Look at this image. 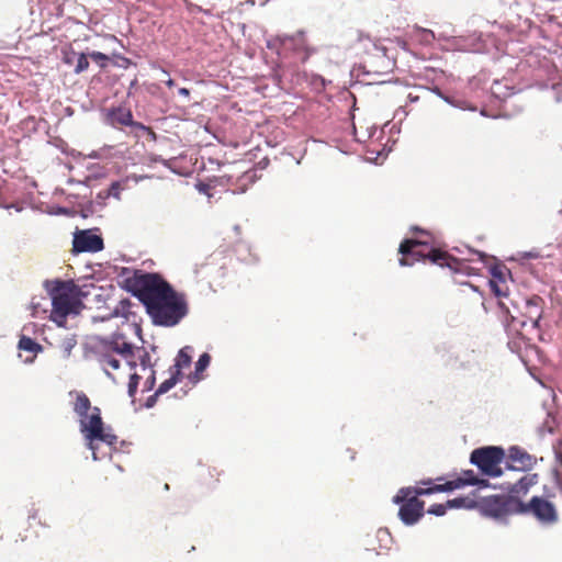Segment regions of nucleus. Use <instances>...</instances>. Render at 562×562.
Wrapping results in <instances>:
<instances>
[{
    "label": "nucleus",
    "mask_w": 562,
    "mask_h": 562,
    "mask_svg": "<svg viewBox=\"0 0 562 562\" xmlns=\"http://www.w3.org/2000/svg\"><path fill=\"white\" fill-rule=\"evenodd\" d=\"M412 231L420 233L422 237L404 239L400 244L398 252L402 257L398 262L402 267L412 266L415 261L428 260L440 267H448L453 270L458 269L459 260L446 250L437 247L431 234L417 226L413 227Z\"/></svg>",
    "instance_id": "nucleus-1"
},
{
    "label": "nucleus",
    "mask_w": 562,
    "mask_h": 562,
    "mask_svg": "<svg viewBox=\"0 0 562 562\" xmlns=\"http://www.w3.org/2000/svg\"><path fill=\"white\" fill-rule=\"evenodd\" d=\"M74 412L79 416V427L87 447L92 451L93 459L97 460L95 441H102L110 446L117 442V436L111 432L110 428L104 427L101 416V409L92 406L90 398L83 392L76 394Z\"/></svg>",
    "instance_id": "nucleus-2"
},
{
    "label": "nucleus",
    "mask_w": 562,
    "mask_h": 562,
    "mask_svg": "<svg viewBox=\"0 0 562 562\" xmlns=\"http://www.w3.org/2000/svg\"><path fill=\"white\" fill-rule=\"evenodd\" d=\"M52 300L49 319L59 327H65L69 315H78L83 306L79 294L80 288L72 280H47L45 282Z\"/></svg>",
    "instance_id": "nucleus-3"
},
{
    "label": "nucleus",
    "mask_w": 562,
    "mask_h": 562,
    "mask_svg": "<svg viewBox=\"0 0 562 562\" xmlns=\"http://www.w3.org/2000/svg\"><path fill=\"white\" fill-rule=\"evenodd\" d=\"M125 288L144 304L146 311L172 289L160 274L140 270L125 279Z\"/></svg>",
    "instance_id": "nucleus-4"
},
{
    "label": "nucleus",
    "mask_w": 562,
    "mask_h": 562,
    "mask_svg": "<svg viewBox=\"0 0 562 562\" xmlns=\"http://www.w3.org/2000/svg\"><path fill=\"white\" fill-rule=\"evenodd\" d=\"M188 312L186 295L177 292L173 288L164 295V299L147 310L153 323L165 327L176 326L187 316Z\"/></svg>",
    "instance_id": "nucleus-5"
},
{
    "label": "nucleus",
    "mask_w": 562,
    "mask_h": 562,
    "mask_svg": "<svg viewBox=\"0 0 562 562\" xmlns=\"http://www.w3.org/2000/svg\"><path fill=\"white\" fill-rule=\"evenodd\" d=\"M519 515L530 516L544 528L554 527L561 520L558 505L544 495H535L528 502L520 499Z\"/></svg>",
    "instance_id": "nucleus-6"
},
{
    "label": "nucleus",
    "mask_w": 562,
    "mask_h": 562,
    "mask_svg": "<svg viewBox=\"0 0 562 562\" xmlns=\"http://www.w3.org/2000/svg\"><path fill=\"white\" fill-rule=\"evenodd\" d=\"M428 487H403L393 497L395 504H400L398 517L407 526L415 525L424 516L425 502L418 496L430 495L424 493Z\"/></svg>",
    "instance_id": "nucleus-7"
},
{
    "label": "nucleus",
    "mask_w": 562,
    "mask_h": 562,
    "mask_svg": "<svg viewBox=\"0 0 562 562\" xmlns=\"http://www.w3.org/2000/svg\"><path fill=\"white\" fill-rule=\"evenodd\" d=\"M506 454L502 447L486 446L474 449L471 452L470 461L476 465L483 474L492 477H497L503 474L501 463Z\"/></svg>",
    "instance_id": "nucleus-8"
},
{
    "label": "nucleus",
    "mask_w": 562,
    "mask_h": 562,
    "mask_svg": "<svg viewBox=\"0 0 562 562\" xmlns=\"http://www.w3.org/2000/svg\"><path fill=\"white\" fill-rule=\"evenodd\" d=\"M479 508L486 517L504 519L509 515H519L520 498L510 495H492L482 498Z\"/></svg>",
    "instance_id": "nucleus-9"
},
{
    "label": "nucleus",
    "mask_w": 562,
    "mask_h": 562,
    "mask_svg": "<svg viewBox=\"0 0 562 562\" xmlns=\"http://www.w3.org/2000/svg\"><path fill=\"white\" fill-rule=\"evenodd\" d=\"M538 462L536 456L530 454L525 449L513 446L507 454V468L515 471L529 472Z\"/></svg>",
    "instance_id": "nucleus-10"
},
{
    "label": "nucleus",
    "mask_w": 562,
    "mask_h": 562,
    "mask_svg": "<svg viewBox=\"0 0 562 562\" xmlns=\"http://www.w3.org/2000/svg\"><path fill=\"white\" fill-rule=\"evenodd\" d=\"M482 481L479 480V477L475 475V473L472 470H467L461 473L460 476H458L454 480H450L443 484H435L432 486H429L427 491L424 493H440V492H450L460 487H463L465 485H477Z\"/></svg>",
    "instance_id": "nucleus-11"
},
{
    "label": "nucleus",
    "mask_w": 562,
    "mask_h": 562,
    "mask_svg": "<svg viewBox=\"0 0 562 562\" xmlns=\"http://www.w3.org/2000/svg\"><path fill=\"white\" fill-rule=\"evenodd\" d=\"M72 249L75 252H97L103 249V239L90 231H81L74 236Z\"/></svg>",
    "instance_id": "nucleus-12"
},
{
    "label": "nucleus",
    "mask_w": 562,
    "mask_h": 562,
    "mask_svg": "<svg viewBox=\"0 0 562 562\" xmlns=\"http://www.w3.org/2000/svg\"><path fill=\"white\" fill-rule=\"evenodd\" d=\"M282 49L284 53L292 52L295 61L301 64H304L311 56V49L307 47L305 37L303 35L285 38L282 43Z\"/></svg>",
    "instance_id": "nucleus-13"
},
{
    "label": "nucleus",
    "mask_w": 562,
    "mask_h": 562,
    "mask_svg": "<svg viewBox=\"0 0 562 562\" xmlns=\"http://www.w3.org/2000/svg\"><path fill=\"white\" fill-rule=\"evenodd\" d=\"M106 120H108L109 124H111L114 127L124 125V126H134L136 128L146 130L145 125L133 121V115H132L131 110H128L126 108H122V106L111 109L106 114Z\"/></svg>",
    "instance_id": "nucleus-14"
},
{
    "label": "nucleus",
    "mask_w": 562,
    "mask_h": 562,
    "mask_svg": "<svg viewBox=\"0 0 562 562\" xmlns=\"http://www.w3.org/2000/svg\"><path fill=\"white\" fill-rule=\"evenodd\" d=\"M542 304L543 300L538 295H533L526 301L525 319L521 322V326H526L529 322L533 328H539L543 312Z\"/></svg>",
    "instance_id": "nucleus-15"
},
{
    "label": "nucleus",
    "mask_w": 562,
    "mask_h": 562,
    "mask_svg": "<svg viewBox=\"0 0 562 562\" xmlns=\"http://www.w3.org/2000/svg\"><path fill=\"white\" fill-rule=\"evenodd\" d=\"M540 482V475L538 473H527L520 477L517 482L510 485L508 488L509 495L520 498L526 496L531 487L536 486Z\"/></svg>",
    "instance_id": "nucleus-16"
},
{
    "label": "nucleus",
    "mask_w": 562,
    "mask_h": 562,
    "mask_svg": "<svg viewBox=\"0 0 562 562\" xmlns=\"http://www.w3.org/2000/svg\"><path fill=\"white\" fill-rule=\"evenodd\" d=\"M491 291L494 293L496 297H498V306L502 312L512 317L514 321L515 317L510 314L509 305L504 301V299H508L509 288L506 281L498 282L497 280H490Z\"/></svg>",
    "instance_id": "nucleus-17"
},
{
    "label": "nucleus",
    "mask_w": 562,
    "mask_h": 562,
    "mask_svg": "<svg viewBox=\"0 0 562 562\" xmlns=\"http://www.w3.org/2000/svg\"><path fill=\"white\" fill-rule=\"evenodd\" d=\"M191 351L192 348L190 346L181 348L177 355L175 364L169 369V372H173L178 376L182 378V370L191 366Z\"/></svg>",
    "instance_id": "nucleus-18"
},
{
    "label": "nucleus",
    "mask_w": 562,
    "mask_h": 562,
    "mask_svg": "<svg viewBox=\"0 0 562 562\" xmlns=\"http://www.w3.org/2000/svg\"><path fill=\"white\" fill-rule=\"evenodd\" d=\"M111 349L119 353L126 362V364L131 368L135 367V362L133 361V346L130 342L124 340H115L111 344Z\"/></svg>",
    "instance_id": "nucleus-19"
},
{
    "label": "nucleus",
    "mask_w": 562,
    "mask_h": 562,
    "mask_svg": "<svg viewBox=\"0 0 562 562\" xmlns=\"http://www.w3.org/2000/svg\"><path fill=\"white\" fill-rule=\"evenodd\" d=\"M181 380L180 376H178L177 374H175L173 372H170V376L165 380L160 385L159 387L157 389L156 393L150 396L148 400H147V406H151V402L154 401V398L160 394H165L167 393L170 389H172L179 381Z\"/></svg>",
    "instance_id": "nucleus-20"
},
{
    "label": "nucleus",
    "mask_w": 562,
    "mask_h": 562,
    "mask_svg": "<svg viewBox=\"0 0 562 562\" xmlns=\"http://www.w3.org/2000/svg\"><path fill=\"white\" fill-rule=\"evenodd\" d=\"M18 348L22 351L32 353L34 357L43 350V347L31 337L22 335Z\"/></svg>",
    "instance_id": "nucleus-21"
},
{
    "label": "nucleus",
    "mask_w": 562,
    "mask_h": 562,
    "mask_svg": "<svg viewBox=\"0 0 562 562\" xmlns=\"http://www.w3.org/2000/svg\"><path fill=\"white\" fill-rule=\"evenodd\" d=\"M101 364L109 376H112L111 371H115L120 368L121 361L111 353H105L100 359Z\"/></svg>",
    "instance_id": "nucleus-22"
},
{
    "label": "nucleus",
    "mask_w": 562,
    "mask_h": 562,
    "mask_svg": "<svg viewBox=\"0 0 562 562\" xmlns=\"http://www.w3.org/2000/svg\"><path fill=\"white\" fill-rule=\"evenodd\" d=\"M211 362V357L209 353L204 352L200 356L199 360L195 363V372L193 376H190V379L194 382L202 379L201 373L209 367Z\"/></svg>",
    "instance_id": "nucleus-23"
},
{
    "label": "nucleus",
    "mask_w": 562,
    "mask_h": 562,
    "mask_svg": "<svg viewBox=\"0 0 562 562\" xmlns=\"http://www.w3.org/2000/svg\"><path fill=\"white\" fill-rule=\"evenodd\" d=\"M490 272L492 276L491 280H497L498 282L506 281V277L509 273L507 268L503 265H495L491 267Z\"/></svg>",
    "instance_id": "nucleus-24"
},
{
    "label": "nucleus",
    "mask_w": 562,
    "mask_h": 562,
    "mask_svg": "<svg viewBox=\"0 0 562 562\" xmlns=\"http://www.w3.org/2000/svg\"><path fill=\"white\" fill-rule=\"evenodd\" d=\"M416 32V37L422 42V43H425V44H430L434 40H435V34L432 31L430 30H426V29H422V27H417L415 30Z\"/></svg>",
    "instance_id": "nucleus-25"
},
{
    "label": "nucleus",
    "mask_w": 562,
    "mask_h": 562,
    "mask_svg": "<svg viewBox=\"0 0 562 562\" xmlns=\"http://www.w3.org/2000/svg\"><path fill=\"white\" fill-rule=\"evenodd\" d=\"M89 57L97 63L101 68H105L108 63L110 61V57L100 52H92L89 54Z\"/></svg>",
    "instance_id": "nucleus-26"
},
{
    "label": "nucleus",
    "mask_w": 562,
    "mask_h": 562,
    "mask_svg": "<svg viewBox=\"0 0 562 562\" xmlns=\"http://www.w3.org/2000/svg\"><path fill=\"white\" fill-rule=\"evenodd\" d=\"M89 54L81 53L78 56L77 65L75 67V72L80 74L88 69L89 67V60H88Z\"/></svg>",
    "instance_id": "nucleus-27"
},
{
    "label": "nucleus",
    "mask_w": 562,
    "mask_h": 562,
    "mask_svg": "<svg viewBox=\"0 0 562 562\" xmlns=\"http://www.w3.org/2000/svg\"><path fill=\"white\" fill-rule=\"evenodd\" d=\"M448 509V505L446 504H432L428 508V513L436 516H443Z\"/></svg>",
    "instance_id": "nucleus-28"
},
{
    "label": "nucleus",
    "mask_w": 562,
    "mask_h": 562,
    "mask_svg": "<svg viewBox=\"0 0 562 562\" xmlns=\"http://www.w3.org/2000/svg\"><path fill=\"white\" fill-rule=\"evenodd\" d=\"M138 381H139V375H137L136 373L131 374L130 382H128V394H130V396H134L135 395V393L137 391V386H138Z\"/></svg>",
    "instance_id": "nucleus-29"
},
{
    "label": "nucleus",
    "mask_w": 562,
    "mask_h": 562,
    "mask_svg": "<svg viewBox=\"0 0 562 562\" xmlns=\"http://www.w3.org/2000/svg\"><path fill=\"white\" fill-rule=\"evenodd\" d=\"M467 498L457 497L453 499L447 501L448 508H461L465 505Z\"/></svg>",
    "instance_id": "nucleus-30"
},
{
    "label": "nucleus",
    "mask_w": 562,
    "mask_h": 562,
    "mask_svg": "<svg viewBox=\"0 0 562 562\" xmlns=\"http://www.w3.org/2000/svg\"><path fill=\"white\" fill-rule=\"evenodd\" d=\"M138 359L140 360V363L144 368L149 366L150 357L145 350H142V355L138 356Z\"/></svg>",
    "instance_id": "nucleus-31"
},
{
    "label": "nucleus",
    "mask_w": 562,
    "mask_h": 562,
    "mask_svg": "<svg viewBox=\"0 0 562 562\" xmlns=\"http://www.w3.org/2000/svg\"><path fill=\"white\" fill-rule=\"evenodd\" d=\"M120 189H121L120 183L113 182L109 189V195H114V196L119 198Z\"/></svg>",
    "instance_id": "nucleus-32"
},
{
    "label": "nucleus",
    "mask_w": 562,
    "mask_h": 562,
    "mask_svg": "<svg viewBox=\"0 0 562 562\" xmlns=\"http://www.w3.org/2000/svg\"><path fill=\"white\" fill-rule=\"evenodd\" d=\"M196 187H198V190H199L201 193H204V194L210 195V193H209L210 186H209V184H206V183H199Z\"/></svg>",
    "instance_id": "nucleus-33"
},
{
    "label": "nucleus",
    "mask_w": 562,
    "mask_h": 562,
    "mask_svg": "<svg viewBox=\"0 0 562 562\" xmlns=\"http://www.w3.org/2000/svg\"><path fill=\"white\" fill-rule=\"evenodd\" d=\"M555 458L560 462V464L562 465V450L555 451Z\"/></svg>",
    "instance_id": "nucleus-34"
},
{
    "label": "nucleus",
    "mask_w": 562,
    "mask_h": 562,
    "mask_svg": "<svg viewBox=\"0 0 562 562\" xmlns=\"http://www.w3.org/2000/svg\"><path fill=\"white\" fill-rule=\"evenodd\" d=\"M179 93L182 94V95L188 97L190 94V91L187 88H180L179 89Z\"/></svg>",
    "instance_id": "nucleus-35"
},
{
    "label": "nucleus",
    "mask_w": 562,
    "mask_h": 562,
    "mask_svg": "<svg viewBox=\"0 0 562 562\" xmlns=\"http://www.w3.org/2000/svg\"><path fill=\"white\" fill-rule=\"evenodd\" d=\"M166 83H167V86H168V87H170V88L175 86V81H173L172 79H168V80L166 81Z\"/></svg>",
    "instance_id": "nucleus-36"
}]
</instances>
